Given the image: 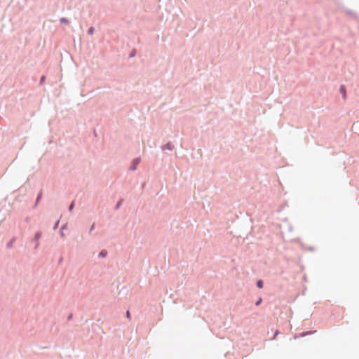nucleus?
<instances>
[{"instance_id":"f257e3e1","label":"nucleus","mask_w":359,"mask_h":359,"mask_svg":"<svg viewBox=\"0 0 359 359\" xmlns=\"http://www.w3.org/2000/svg\"><path fill=\"white\" fill-rule=\"evenodd\" d=\"M140 161L141 159L139 157L134 158L130 165L129 169L132 171L135 170L137 169L138 164L140 163Z\"/></svg>"},{"instance_id":"f03ea898","label":"nucleus","mask_w":359,"mask_h":359,"mask_svg":"<svg viewBox=\"0 0 359 359\" xmlns=\"http://www.w3.org/2000/svg\"><path fill=\"white\" fill-rule=\"evenodd\" d=\"M344 12L348 15L352 17L355 20H358V15L355 11L348 9V8H344Z\"/></svg>"},{"instance_id":"7ed1b4c3","label":"nucleus","mask_w":359,"mask_h":359,"mask_svg":"<svg viewBox=\"0 0 359 359\" xmlns=\"http://www.w3.org/2000/svg\"><path fill=\"white\" fill-rule=\"evenodd\" d=\"M316 332V330L315 331H306V332H300L299 334H296L294 337V338L296 339L299 337H306L307 335H309V334H311L313 333H315Z\"/></svg>"},{"instance_id":"20e7f679","label":"nucleus","mask_w":359,"mask_h":359,"mask_svg":"<svg viewBox=\"0 0 359 359\" xmlns=\"http://www.w3.org/2000/svg\"><path fill=\"white\" fill-rule=\"evenodd\" d=\"M174 148V145L171 142H167L165 144L161 147L162 151L169 150L172 151Z\"/></svg>"},{"instance_id":"39448f33","label":"nucleus","mask_w":359,"mask_h":359,"mask_svg":"<svg viewBox=\"0 0 359 359\" xmlns=\"http://www.w3.org/2000/svg\"><path fill=\"white\" fill-rule=\"evenodd\" d=\"M42 194H42V190H41V191L38 193V194H37V196H36V201H35V204H34V208H36V207L38 205L39 203L40 202V201H41V198H42Z\"/></svg>"},{"instance_id":"423d86ee","label":"nucleus","mask_w":359,"mask_h":359,"mask_svg":"<svg viewBox=\"0 0 359 359\" xmlns=\"http://www.w3.org/2000/svg\"><path fill=\"white\" fill-rule=\"evenodd\" d=\"M41 235H42L41 231H36V232L35 233V234H34V238H32V241L38 242V241H39V240L41 238Z\"/></svg>"},{"instance_id":"0eeeda50","label":"nucleus","mask_w":359,"mask_h":359,"mask_svg":"<svg viewBox=\"0 0 359 359\" xmlns=\"http://www.w3.org/2000/svg\"><path fill=\"white\" fill-rule=\"evenodd\" d=\"M339 93L341 94V95H342V97L344 98H346V89L345 86H344V85L340 86Z\"/></svg>"},{"instance_id":"6e6552de","label":"nucleus","mask_w":359,"mask_h":359,"mask_svg":"<svg viewBox=\"0 0 359 359\" xmlns=\"http://www.w3.org/2000/svg\"><path fill=\"white\" fill-rule=\"evenodd\" d=\"M16 241V237L13 236L7 243L6 248H11L13 245V243Z\"/></svg>"},{"instance_id":"1a4fd4ad","label":"nucleus","mask_w":359,"mask_h":359,"mask_svg":"<svg viewBox=\"0 0 359 359\" xmlns=\"http://www.w3.org/2000/svg\"><path fill=\"white\" fill-rule=\"evenodd\" d=\"M107 254H108L107 250H105V249H102V250L100 252V253H99V255H98V257H99V258H104V257H107Z\"/></svg>"},{"instance_id":"9d476101","label":"nucleus","mask_w":359,"mask_h":359,"mask_svg":"<svg viewBox=\"0 0 359 359\" xmlns=\"http://www.w3.org/2000/svg\"><path fill=\"white\" fill-rule=\"evenodd\" d=\"M256 286L259 289L263 288V287H264V281L262 279L257 280V282H256Z\"/></svg>"},{"instance_id":"9b49d317","label":"nucleus","mask_w":359,"mask_h":359,"mask_svg":"<svg viewBox=\"0 0 359 359\" xmlns=\"http://www.w3.org/2000/svg\"><path fill=\"white\" fill-rule=\"evenodd\" d=\"M123 202V198H120L117 201L116 204L115 205L114 209L116 210H118L120 208L121 205H122Z\"/></svg>"},{"instance_id":"f8f14e48","label":"nucleus","mask_w":359,"mask_h":359,"mask_svg":"<svg viewBox=\"0 0 359 359\" xmlns=\"http://www.w3.org/2000/svg\"><path fill=\"white\" fill-rule=\"evenodd\" d=\"M60 24H62V25H68V24H69V22H69V20L67 18H61L60 19Z\"/></svg>"},{"instance_id":"ddd939ff","label":"nucleus","mask_w":359,"mask_h":359,"mask_svg":"<svg viewBox=\"0 0 359 359\" xmlns=\"http://www.w3.org/2000/svg\"><path fill=\"white\" fill-rule=\"evenodd\" d=\"M66 227H67V224H63L60 227L59 232H60V234L61 237H64L65 236L64 229H66Z\"/></svg>"},{"instance_id":"4468645a","label":"nucleus","mask_w":359,"mask_h":359,"mask_svg":"<svg viewBox=\"0 0 359 359\" xmlns=\"http://www.w3.org/2000/svg\"><path fill=\"white\" fill-rule=\"evenodd\" d=\"M74 206H75V202H74V201H72L70 203V204L69 205L68 210L71 212L74 209Z\"/></svg>"},{"instance_id":"2eb2a0df","label":"nucleus","mask_w":359,"mask_h":359,"mask_svg":"<svg viewBox=\"0 0 359 359\" xmlns=\"http://www.w3.org/2000/svg\"><path fill=\"white\" fill-rule=\"evenodd\" d=\"M95 28L93 27H90L87 30V34L89 35H92L94 33Z\"/></svg>"},{"instance_id":"dca6fc26","label":"nucleus","mask_w":359,"mask_h":359,"mask_svg":"<svg viewBox=\"0 0 359 359\" xmlns=\"http://www.w3.org/2000/svg\"><path fill=\"white\" fill-rule=\"evenodd\" d=\"M262 298L261 297H259L257 299V300L255 302V305L256 306H259V305L262 304Z\"/></svg>"},{"instance_id":"f3484780","label":"nucleus","mask_w":359,"mask_h":359,"mask_svg":"<svg viewBox=\"0 0 359 359\" xmlns=\"http://www.w3.org/2000/svg\"><path fill=\"white\" fill-rule=\"evenodd\" d=\"M136 50L135 49L132 50V51L130 53L128 57L132 58L135 56Z\"/></svg>"},{"instance_id":"a211bd4d","label":"nucleus","mask_w":359,"mask_h":359,"mask_svg":"<svg viewBox=\"0 0 359 359\" xmlns=\"http://www.w3.org/2000/svg\"><path fill=\"white\" fill-rule=\"evenodd\" d=\"M46 80V76L43 75L41 76L39 83L41 85Z\"/></svg>"},{"instance_id":"6ab92c4d","label":"nucleus","mask_w":359,"mask_h":359,"mask_svg":"<svg viewBox=\"0 0 359 359\" xmlns=\"http://www.w3.org/2000/svg\"><path fill=\"white\" fill-rule=\"evenodd\" d=\"M60 220L58 219L53 226V229L55 230L58 228Z\"/></svg>"},{"instance_id":"aec40b11","label":"nucleus","mask_w":359,"mask_h":359,"mask_svg":"<svg viewBox=\"0 0 359 359\" xmlns=\"http://www.w3.org/2000/svg\"><path fill=\"white\" fill-rule=\"evenodd\" d=\"M95 229V224L93 223L90 227V229H89V233H90L93 230Z\"/></svg>"},{"instance_id":"412c9836","label":"nucleus","mask_w":359,"mask_h":359,"mask_svg":"<svg viewBox=\"0 0 359 359\" xmlns=\"http://www.w3.org/2000/svg\"><path fill=\"white\" fill-rule=\"evenodd\" d=\"M279 333H280V332L278 330H276L275 333H274V335H273V338L271 339L272 340L274 339Z\"/></svg>"},{"instance_id":"4be33fe9","label":"nucleus","mask_w":359,"mask_h":359,"mask_svg":"<svg viewBox=\"0 0 359 359\" xmlns=\"http://www.w3.org/2000/svg\"><path fill=\"white\" fill-rule=\"evenodd\" d=\"M126 317L128 318H130V311H126Z\"/></svg>"},{"instance_id":"5701e85b","label":"nucleus","mask_w":359,"mask_h":359,"mask_svg":"<svg viewBox=\"0 0 359 359\" xmlns=\"http://www.w3.org/2000/svg\"><path fill=\"white\" fill-rule=\"evenodd\" d=\"M72 317H73V314L70 313V314H69V316L67 317V319L69 320H71L72 318Z\"/></svg>"},{"instance_id":"b1692460","label":"nucleus","mask_w":359,"mask_h":359,"mask_svg":"<svg viewBox=\"0 0 359 359\" xmlns=\"http://www.w3.org/2000/svg\"><path fill=\"white\" fill-rule=\"evenodd\" d=\"M36 243L35 246L34 247V250H36L38 248V247H39V243L38 242H36Z\"/></svg>"},{"instance_id":"393cba45","label":"nucleus","mask_w":359,"mask_h":359,"mask_svg":"<svg viewBox=\"0 0 359 359\" xmlns=\"http://www.w3.org/2000/svg\"><path fill=\"white\" fill-rule=\"evenodd\" d=\"M62 262V257H60L58 261V263L60 264Z\"/></svg>"},{"instance_id":"a878e982","label":"nucleus","mask_w":359,"mask_h":359,"mask_svg":"<svg viewBox=\"0 0 359 359\" xmlns=\"http://www.w3.org/2000/svg\"><path fill=\"white\" fill-rule=\"evenodd\" d=\"M309 250H311V251H313V250H314V248H313V247H310V248H309Z\"/></svg>"}]
</instances>
